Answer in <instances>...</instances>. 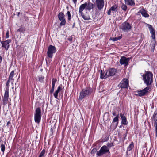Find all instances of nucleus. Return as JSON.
<instances>
[{
    "mask_svg": "<svg viewBox=\"0 0 157 157\" xmlns=\"http://www.w3.org/2000/svg\"><path fill=\"white\" fill-rule=\"evenodd\" d=\"M155 114H154L153 116V117L154 118L155 117Z\"/></svg>",
    "mask_w": 157,
    "mask_h": 157,
    "instance_id": "58",
    "label": "nucleus"
},
{
    "mask_svg": "<svg viewBox=\"0 0 157 157\" xmlns=\"http://www.w3.org/2000/svg\"><path fill=\"white\" fill-rule=\"evenodd\" d=\"M140 12L142 16L145 17H149V15L147 13V11L144 9H141Z\"/></svg>",
    "mask_w": 157,
    "mask_h": 157,
    "instance_id": "16",
    "label": "nucleus"
},
{
    "mask_svg": "<svg viewBox=\"0 0 157 157\" xmlns=\"http://www.w3.org/2000/svg\"><path fill=\"white\" fill-rule=\"evenodd\" d=\"M147 27L150 30L152 38L154 40L155 38V33L154 28L152 25L149 24H147Z\"/></svg>",
    "mask_w": 157,
    "mask_h": 157,
    "instance_id": "12",
    "label": "nucleus"
},
{
    "mask_svg": "<svg viewBox=\"0 0 157 157\" xmlns=\"http://www.w3.org/2000/svg\"><path fill=\"white\" fill-rule=\"evenodd\" d=\"M126 135H125V136H126Z\"/></svg>",
    "mask_w": 157,
    "mask_h": 157,
    "instance_id": "59",
    "label": "nucleus"
},
{
    "mask_svg": "<svg viewBox=\"0 0 157 157\" xmlns=\"http://www.w3.org/2000/svg\"><path fill=\"white\" fill-rule=\"evenodd\" d=\"M11 42V40L10 39H8L6 41L1 42L2 47L5 48L6 50H8L9 46V44Z\"/></svg>",
    "mask_w": 157,
    "mask_h": 157,
    "instance_id": "13",
    "label": "nucleus"
},
{
    "mask_svg": "<svg viewBox=\"0 0 157 157\" xmlns=\"http://www.w3.org/2000/svg\"><path fill=\"white\" fill-rule=\"evenodd\" d=\"M2 61V57L0 56V63H1V61Z\"/></svg>",
    "mask_w": 157,
    "mask_h": 157,
    "instance_id": "53",
    "label": "nucleus"
},
{
    "mask_svg": "<svg viewBox=\"0 0 157 157\" xmlns=\"http://www.w3.org/2000/svg\"><path fill=\"white\" fill-rule=\"evenodd\" d=\"M111 10L109 9L108 12H107V14L108 15H110L111 13Z\"/></svg>",
    "mask_w": 157,
    "mask_h": 157,
    "instance_id": "45",
    "label": "nucleus"
},
{
    "mask_svg": "<svg viewBox=\"0 0 157 157\" xmlns=\"http://www.w3.org/2000/svg\"><path fill=\"white\" fill-rule=\"evenodd\" d=\"M130 58H126L125 56H122L120 60V63L121 65H124L125 66L128 65V63L130 60Z\"/></svg>",
    "mask_w": 157,
    "mask_h": 157,
    "instance_id": "8",
    "label": "nucleus"
},
{
    "mask_svg": "<svg viewBox=\"0 0 157 157\" xmlns=\"http://www.w3.org/2000/svg\"><path fill=\"white\" fill-rule=\"evenodd\" d=\"M134 147V144L133 142H132L129 145L127 148V151H131L132 148H133Z\"/></svg>",
    "mask_w": 157,
    "mask_h": 157,
    "instance_id": "26",
    "label": "nucleus"
},
{
    "mask_svg": "<svg viewBox=\"0 0 157 157\" xmlns=\"http://www.w3.org/2000/svg\"><path fill=\"white\" fill-rule=\"evenodd\" d=\"M45 152V150L44 149H43L42 151L40 152L39 156L38 157H43L44 155Z\"/></svg>",
    "mask_w": 157,
    "mask_h": 157,
    "instance_id": "27",
    "label": "nucleus"
},
{
    "mask_svg": "<svg viewBox=\"0 0 157 157\" xmlns=\"http://www.w3.org/2000/svg\"><path fill=\"white\" fill-rule=\"evenodd\" d=\"M9 97V89L6 88L3 99V103L4 105H6L8 100Z\"/></svg>",
    "mask_w": 157,
    "mask_h": 157,
    "instance_id": "10",
    "label": "nucleus"
},
{
    "mask_svg": "<svg viewBox=\"0 0 157 157\" xmlns=\"http://www.w3.org/2000/svg\"><path fill=\"white\" fill-rule=\"evenodd\" d=\"M41 116L34 115V120L36 123H39L40 121Z\"/></svg>",
    "mask_w": 157,
    "mask_h": 157,
    "instance_id": "20",
    "label": "nucleus"
},
{
    "mask_svg": "<svg viewBox=\"0 0 157 157\" xmlns=\"http://www.w3.org/2000/svg\"><path fill=\"white\" fill-rule=\"evenodd\" d=\"M81 15L83 19L85 20H92V19L90 18L89 16L84 15L83 13H82V15Z\"/></svg>",
    "mask_w": 157,
    "mask_h": 157,
    "instance_id": "23",
    "label": "nucleus"
},
{
    "mask_svg": "<svg viewBox=\"0 0 157 157\" xmlns=\"http://www.w3.org/2000/svg\"><path fill=\"white\" fill-rule=\"evenodd\" d=\"M10 124V121H8L7 123V125L8 126L9 124Z\"/></svg>",
    "mask_w": 157,
    "mask_h": 157,
    "instance_id": "52",
    "label": "nucleus"
},
{
    "mask_svg": "<svg viewBox=\"0 0 157 157\" xmlns=\"http://www.w3.org/2000/svg\"><path fill=\"white\" fill-rule=\"evenodd\" d=\"M149 87L147 86L144 89L140 90L139 92V93L137 94V95L139 96H142L146 95V94L148 93V90L149 89Z\"/></svg>",
    "mask_w": 157,
    "mask_h": 157,
    "instance_id": "11",
    "label": "nucleus"
},
{
    "mask_svg": "<svg viewBox=\"0 0 157 157\" xmlns=\"http://www.w3.org/2000/svg\"><path fill=\"white\" fill-rule=\"evenodd\" d=\"M110 9L112 11H117V7L116 6H112L110 8Z\"/></svg>",
    "mask_w": 157,
    "mask_h": 157,
    "instance_id": "29",
    "label": "nucleus"
},
{
    "mask_svg": "<svg viewBox=\"0 0 157 157\" xmlns=\"http://www.w3.org/2000/svg\"><path fill=\"white\" fill-rule=\"evenodd\" d=\"M94 7V4L93 3H90V2L87 3V5L86 6V8L87 9L90 10L93 9Z\"/></svg>",
    "mask_w": 157,
    "mask_h": 157,
    "instance_id": "19",
    "label": "nucleus"
},
{
    "mask_svg": "<svg viewBox=\"0 0 157 157\" xmlns=\"http://www.w3.org/2000/svg\"><path fill=\"white\" fill-rule=\"evenodd\" d=\"M87 5V3L85 2L83 4H81L79 7V13L81 15H82L83 13L82 11L86 8V6Z\"/></svg>",
    "mask_w": 157,
    "mask_h": 157,
    "instance_id": "17",
    "label": "nucleus"
},
{
    "mask_svg": "<svg viewBox=\"0 0 157 157\" xmlns=\"http://www.w3.org/2000/svg\"><path fill=\"white\" fill-rule=\"evenodd\" d=\"M44 78L43 76H40L39 77V80L41 82L44 79Z\"/></svg>",
    "mask_w": 157,
    "mask_h": 157,
    "instance_id": "37",
    "label": "nucleus"
},
{
    "mask_svg": "<svg viewBox=\"0 0 157 157\" xmlns=\"http://www.w3.org/2000/svg\"><path fill=\"white\" fill-rule=\"evenodd\" d=\"M114 145L113 143H109L108 142L107 144V147H108L109 149V148L112 147Z\"/></svg>",
    "mask_w": 157,
    "mask_h": 157,
    "instance_id": "28",
    "label": "nucleus"
},
{
    "mask_svg": "<svg viewBox=\"0 0 157 157\" xmlns=\"http://www.w3.org/2000/svg\"><path fill=\"white\" fill-rule=\"evenodd\" d=\"M59 92L58 91L56 90L55 91V93H54V97L55 98H57H57L58 94V93Z\"/></svg>",
    "mask_w": 157,
    "mask_h": 157,
    "instance_id": "33",
    "label": "nucleus"
},
{
    "mask_svg": "<svg viewBox=\"0 0 157 157\" xmlns=\"http://www.w3.org/2000/svg\"><path fill=\"white\" fill-rule=\"evenodd\" d=\"M61 22L60 24V25H65L66 24V21L65 19L62 20H60Z\"/></svg>",
    "mask_w": 157,
    "mask_h": 157,
    "instance_id": "31",
    "label": "nucleus"
},
{
    "mask_svg": "<svg viewBox=\"0 0 157 157\" xmlns=\"http://www.w3.org/2000/svg\"><path fill=\"white\" fill-rule=\"evenodd\" d=\"M72 1L75 4V5H76V4L77 0H72Z\"/></svg>",
    "mask_w": 157,
    "mask_h": 157,
    "instance_id": "48",
    "label": "nucleus"
},
{
    "mask_svg": "<svg viewBox=\"0 0 157 157\" xmlns=\"http://www.w3.org/2000/svg\"><path fill=\"white\" fill-rule=\"evenodd\" d=\"M151 46V49L153 51H154V49L155 46V40H153L151 41V43L150 44Z\"/></svg>",
    "mask_w": 157,
    "mask_h": 157,
    "instance_id": "24",
    "label": "nucleus"
},
{
    "mask_svg": "<svg viewBox=\"0 0 157 157\" xmlns=\"http://www.w3.org/2000/svg\"><path fill=\"white\" fill-rule=\"evenodd\" d=\"M107 153H110L109 149L106 145H103L98 151L97 152L96 155L97 157L100 156Z\"/></svg>",
    "mask_w": 157,
    "mask_h": 157,
    "instance_id": "5",
    "label": "nucleus"
},
{
    "mask_svg": "<svg viewBox=\"0 0 157 157\" xmlns=\"http://www.w3.org/2000/svg\"><path fill=\"white\" fill-rule=\"evenodd\" d=\"M106 70H105L104 72H102V75H105V74L106 73Z\"/></svg>",
    "mask_w": 157,
    "mask_h": 157,
    "instance_id": "51",
    "label": "nucleus"
},
{
    "mask_svg": "<svg viewBox=\"0 0 157 157\" xmlns=\"http://www.w3.org/2000/svg\"><path fill=\"white\" fill-rule=\"evenodd\" d=\"M122 127V125H121L120 126V128H121Z\"/></svg>",
    "mask_w": 157,
    "mask_h": 157,
    "instance_id": "56",
    "label": "nucleus"
},
{
    "mask_svg": "<svg viewBox=\"0 0 157 157\" xmlns=\"http://www.w3.org/2000/svg\"><path fill=\"white\" fill-rule=\"evenodd\" d=\"M119 115L117 114L116 115V116L113 119V120L112 121V123H113L117 122L116 124L115 125H114V126H113V124H112L111 125V128H112L113 129H115L117 126L119 121Z\"/></svg>",
    "mask_w": 157,
    "mask_h": 157,
    "instance_id": "14",
    "label": "nucleus"
},
{
    "mask_svg": "<svg viewBox=\"0 0 157 157\" xmlns=\"http://www.w3.org/2000/svg\"><path fill=\"white\" fill-rule=\"evenodd\" d=\"M96 150V149L95 148H94V149H93L91 151V154H93L94 152H95Z\"/></svg>",
    "mask_w": 157,
    "mask_h": 157,
    "instance_id": "43",
    "label": "nucleus"
},
{
    "mask_svg": "<svg viewBox=\"0 0 157 157\" xmlns=\"http://www.w3.org/2000/svg\"><path fill=\"white\" fill-rule=\"evenodd\" d=\"M128 80L127 79L124 78L121 81L119 85L121 88H127L128 86Z\"/></svg>",
    "mask_w": 157,
    "mask_h": 157,
    "instance_id": "7",
    "label": "nucleus"
},
{
    "mask_svg": "<svg viewBox=\"0 0 157 157\" xmlns=\"http://www.w3.org/2000/svg\"><path fill=\"white\" fill-rule=\"evenodd\" d=\"M56 47L52 45H50L48 46L47 52L48 56L49 58H52L53 54L56 52Z\"/></svg>",
    "mask_w": 157,
    "mask_h": 157,
    "instance_id": "6",
    "label": "nucleus"
},
{
    "mask_svg": "<svg viewBox=\"0 0 157 157\" xmlns=\"http://www.w3.org/2000/svg\"><path fill=\"white\" fill-rule=\"evenodd\" d=\"M95 4L96 6L98 9H102L104 5V0H96Z\"/></svg>",
    "mask_w": 157,
    "mask_h": 157,
    "instance_id": "9",
    "label": "nucleus"
},
{
    "mask_svg": "<svg viewBox=\"0 0 157 157\" xmlns=\"http://www.w3.org/2000/svg\"><path fill=\"white\" fill-rule=\"evenodd\" d=\"M91 93L90 88L87 87L85 89H82L80 92L79 99L82 100L86 96H88Z\"/></svg>",
    "mask_w": 157,
    "mask_h": 157,
    "instance_id": "3",
    "label": "nucleus"
},
{
    "mask_svg": "<svg viewBox=\"0 0 157 157\" xmlns=\"http://www.w3.org/2000/svg\"><path fill=\"white\" fill-rule=\"evenodd\" d=\"M92 20L93 21L94 19L95 20L96 19V14H92Z\"/></svg>",
    "mask_w": 157,
    "mask_h": 157,
    "instance_id": "40",
    "label": "nucleus"
},
{
    "mask_svg": "<svg viewBox=\"0 0 157 157\" xmlns=\"http://www.w3.org/2000/svg\"><path fill=\"white\" fill-rule=\"evenodd\" d=\"M112 40L113 41H117L118 40L117 37L113 38Z\"/></svg>",
    "mask_w": 157,
    "mask_h": 157,
    "instance_id": "44",
    "label": "nucleus"
},
{
    "mask_svg": "<svg viewBox=\"0 0 157 157\" xmlns=\"http://www.w3.org/2000/svg\"><path fill=\"white\" fill-rule=\"evenodd\" d=\"M75 23L74 22V23H73V26H72V27L73 28L74 27V26H75Z\"/></svg>",
    "mask_w": 157,
    "mask_h": 157,
    "instance_id": "55",
    "label": "nucleus"
},
{
    "mask_svg": "<svg viewBox=\"0 0 157 157\" xmlns=\"http://www.w3.org/2000/svg\"><path fill=\"white\" fill-rule=\"evenodd\" d=\"M56 79H55L54 78H53L52 79V86H54L56 82Z\"/></svg>",
    "mask_w": 157,
    "mask_h": 157,
    "instance_id": "34",
    "label": "nucleus"
},
{
    "mask_svg": "<svg viewBox=\"0 0 157 157\" xmlns=\"http://www.w3.org/2000/svg\"><path fill=\"white\" fill-rule=\"evenodd\" d=\"M120 115L121 119L122 124L124 125H127L128 122L127 121V119L124 114L122 113H120Z\"/></svg>",
    "mask_w": 157,
    "mask_h": 157,
    "instance_id": "15",
    "label": "nucleus"
},
{
    "mask_svg": "<svg viewBox=\"0 0 157 157\" xmlns=\"http://www.w3.org/2000/svg\"><path fill=\"white\" fill-rule=\"evenodd\" d=\"M34 115L41 116V110L38 107L36 109Z\"/></svg>",
    "mask_w": 157,
    "mask_h": 157,
    "instance_id": "21",
    "label": "nucleus"
},
{
    "mask_svg": "<svg viewBox=\"0 0 157 157\" xmlns=\"http://www.w3.org/2000/svg\"><path fill=\"white\" fill-rule=\"evenodd\" d=\"M105 75H102V70L100 71V77L101 78H105L109 76H113L115 75L116 73V70L114 68H109L106 70Z\"/></svg>",
    "mask_w": 157,
    "mask_h": 157,
    "instance_id": "2",
    "label": "nucleus"
},
{
    "mask_svg": "<svg viewBox=\"0 0 157 157\" xmlns=\"http://www.w3.org/2000/svg\"><path fill=\"white\" fill-rule=\"evenodd\" d=\"M10 80L8 79L7 82L6 83V86L7 87L6 88H8L9 89V83L10 82Z\"/></svg>",
    "mask_w": 157,
    "mask_h": 157,
    "instance_id": "39",
    "label": "nucleus"
},
{
    "mask_svg": "<svg viewBox=\"0 0 157 157\" xmlns=\"http://www.w3.org/2000/svg\"><path fill=\"white\" fill-rule=\"evenodd\" d=\"M122 35H121V36L117 37L118 40H119L121 39L122 38Z\"/></svg>",
    "mask_w": 157,
    "mask_h": 157,
    "instance_id": "47",
    "label": "nucleus"
},
{
    "mask_svg": "<svg viewBox=\"0 0 157 157\" xmlns=\"http://www.w3.org/2000/svg\"><path fill=\"white\" fill-rule=\"evenodd\" d=\"M155 136L156 137L157 136V129H155Z\"/></svg>",
    "mask_w": 157,
    "mask_h": 157,
    "instance_id": "50",
    "label": "nucleus"
},
{
    "mask_svg": "<svg viewBox=\"0 0 157 157\" xmlns=\"http://www.w3.org/2000/svg\"><path fill=\"white\" fill-rule=\"evenodd\" d=\"M112 114H113V115L114 116H115L117 115H116V113L114 111H113L112 112Z\"/></svg>",
    "mask_w": 157,
    "mask_h": 157,
    "instance_id": "49",
    "label": "nucleus"
},
{
    "mask_svg": "<svg viewBox=\"0 0 157 157\" xmlns=\"http://www.w3.org/2000/svg\"><path fill=\"white\" fill-rule=\"evenodd\" d=\"M6 38H8L9 37V32L8 31H7L6 35Z\"/></svg>",
    "mask_w": 157,
    "mask_h": 157,
    "instance_id": "41",
    "label": "nucleus"
},
{
    "mask_svg": "<svg viewBox=\"0 0 157 157\" xmlns=\"http://www.w3.org/2000/svg\"><path fill=\"white\" fill-rule=\"evenodd\" d=\"M154 126H155V129H157V118L154 119Z\"/></svg>",
    "mask_w": 157,
    "mask_h": 157,
    "instance_id": "36",
    "label": "nucleus"
},
{
    "mask_svg": "<svg viewBox=\"0 0 157 157\" xmlns=\"http://www.w3.org/2000/svg\"><path fill=\"white\" fill-rule=\"evenodd\" d=\"M61 90H62V88H61L60 86H59L58 87L57 90L59 92H60V91Z\"/></svg>",
    "mask_w": 157,
    "mask_h": 157,
    "instance_id": "42",
    "label": "nucleus"
},
{
    "mask_svg": "<svg viewBox=\"0 0 157 157\" xmlns=\"http://www.w3.org/2000/svg\"><path fill=\"white\" fill-rule=\"evenodd\" d=\"M68 40L70 41H71L72 40V39L71 38H68Z\"/></svg>",
    "mask_w": 157,
    "mask_h": 157,
    "instance_id": "54",
    "label": "nucleus"
},
{
    "mask_svg": "<svg viewBox=\"0 0 157 157\" xmlns=\"http://www.w3.org/2000/svg\"><path fill=\"white\" fill-rule=\"evenodd\" d=\"M67 15L68 16V19L69 21H70L71 18V16L70 13V12L69 11H68L67 13Z\"/></svg>",
    "mask_w": 157,
    "mask_h": 157,
    "instance_id": "30",
    "label": "nucleus"
},
{
    "mask_svg": "<svg viewBox=\"0 0 157 157\" xmlns=\"http://www.w3.org/2000/svg\"><path fill=\"white\" fill-rule=\"evenodd\" d=\"M20 14V12L18 13V15L19 16V15Z\"/></svg>",
    "mask_w": 157,
    "mask_h": 157,
    "instance_id": "57",
    "label": "nucleus"
},
{
    "mask_svg": "<svg viewBox=\"0 0 157 157\" xmlns=\"http://www.w3.org/2000/svg\"><path fill=\"white\" fill-rule=\"evenodd\" d=\"M54 86H52V88L51 89V90L50 91V93L51 94H52L54 92Z\"/></svg>",
    "mask_w": 157,
    "mask_h": 157,
    "instance_id": "38",
    "label": "nucleus"
},
{
    "mask_svg": "<svg viewBox=\"0 0 157 157\" xmlns=\"http://www.w3.org/2000/svg\"><path fill=\"white\" fill-rule=\"evenodd\" d=\"M144 83L148 86L151 85L153 82V74L150 71H146L142 75Z\"/></svg>",
    "mask_w": 157,
    "mask_h": 157,
    "instance_id": "1",
    "label": "nucleus"
},
{
    "mask_svg": "<svg viewBox=\"0 0 157 157\" xmlns=\"http://www.w3.org/2000/svg\"><path fill=\"white\" fill-rule=\"evenodd\" d=\"M121 8L124 11H126L127 9V6L126 5L122 4L121 6Z\"/></svg>",
    "mask_w": 157,
    "mask_h": 157,
    "instance_id": "32",
    "label": "nucleus"
},
{
    "mask_svg": "<svg viewBox=\"0 0 157 157\" xmlns=\"http://www.w3.org/2000/svg\"><path fill=\"white\" fill-rule=\"evenodd\" d=\"M1 151L4 152L5 149V145L3 144H1Z\"/></svg>",
    "mask_w": 157,
    "mask_h": 157,
    "instance_id": "35",
    "label": "nucleus"
},
{
    "mask_svg": "<svg viewBox=\"0 0 157 157\" xmlns=\"http://www.w3.org/2000/svg\"><path fill=\"white\" fill-rule=\"evenodd\" d=\"M23 31V28H20L18 29L17 30V32H22Z\"/></svg>",
    "mask_w": 157,
    "mask_h": 157,
    "instance_id": "46",
    "label": "nucleus"
},
{
    "mask_svg": "<svg viewBox=\"0 0 157 157\" xmlns=\"http://www.w3.org/2000/svg\"><path fill=\"white\" fill-rule=\"evenodd\" d=\"M125 3L127 5L135 6V3L134 0H124Z\"/></svg>",
    "mask_w": 157,
    "mask_h": 157,
    "instance_id": "18",
    "label": "nucleus"
},
{
    "mask_svg": "<svg viewBox=\"0 0 157 157\" xmlns=\"http://www.w3.org/2000/svg\"><path fill=\"white\" fill-rule=\"evenodd\" d=\"M132 28L131 25L126 21L123 23L120 27V29L124 32H128L130 31Z\"/></svg>",
    "mask_w": 157,
    "mask_h": 157,
    "instance_id": "4",
    "label": "nucleus"
},
{
    "mask_svg": "<svg viewBox=\"0 0 157 157\" xmlns=\"http://www.w3.org/2000/svg\"><path fill=\"white\" fill-rule=\"evenodd\" d=\"M14 71H12L10 73L9 77V79L10 80H13L14 79L13 78V77L14 75Z\"/></svg>",
    "mask_w": 157,
    "mask_h": 157,
    "instance_id": "25",
    "label": "nucleus"
},
{
    "mask_svg": "<svg viewBox=\"0 0 157 157\" xmlns=\"http://www.w3.org/2000/svg\"><path fill=\"white\" fill-rule=\"evenodd\" d=\"M58 17L59 20H61L64 19V15L62 12H60L58 15Z\"/></svg>",
    "mask_w": 157,
    "mask_h": 157,
    "instance_id": "22",
    "label": "nucleus"
}]
</instances>
